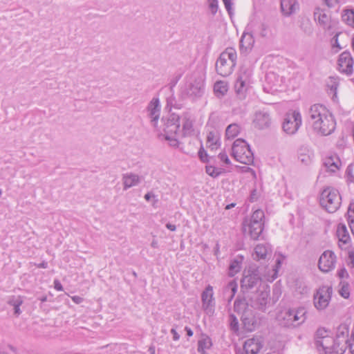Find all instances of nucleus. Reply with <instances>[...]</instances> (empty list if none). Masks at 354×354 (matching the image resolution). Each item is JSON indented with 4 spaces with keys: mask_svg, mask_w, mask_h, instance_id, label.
<instances>
[{
    "mask_svg": "<svg viewBox=\"0 0 354 354\" xmlns=\"http://www.w3.org/2000/svg\"><path fill=\"white\" fill-rule=\"evenodd\" d=\"M234 310L241 315V321L245 330L252 332L261 324L262 317L250 308L246 298H236L234 303Z\"/></svg>",
    "mask_w": 354,
    "mask_h": 354,
    "instance_id": "obj_2",
    "label": "nucleus"
},
{
    "mask_svg": "<svg viewBox=\"0 0 354 354\" xmlns=\"http://www.w3.org/2000/svg\"><path fill=\"white\" fill-rule=\"evenodd\" d=\"M344 348H346V347H348L351 351V353L352 354H354V339L351 342H350L348 341V343L346 345H345V346H344Z\"/></svg>",
    "mask_w": 354,
    "mask_h": 354,
    "instance_id": "obj_54",
    "label": "nucleus"
},
{
    "mask_svg": "<svg viewBox=\"0 0 354 354\" xmlns=\"http://www.w3.org/2000/svg\"><path fill=\"white\" fill-rule=\"evenodd\" d=\"M209 5V9L213 15H214L218 10V0H208Z\"/></svg>",
    "mask_w": 354,
    "mask_h": 354,
    "instance_id": "obj_45",
    "label": "nucleus"
},
{
    "mask_svg": "<svg viewBox=\"0 0 354 354\" xmlns=\"http://www.w3.org/2000/svg\"><path fill=\"white\" fill-rule=\"evenodd\" d=\"M267 26L264 24H262L260 26L261 30H260V35L262 37H265L267 36Z\"/></svg>",
    "mask_w": 354,
    "mask_h": 354,
    "instance_id": "obj_50",
    "label": "nucleus"
},
{
    "mask_svg": "<svg viewBox=\"0 0 354 354\" xmlns=\"http://www.w3.org/2000/svg\"><path fill=\"white\" fill-rule=\"evenodd\" d=\"M72 300L75 303V304H80L83 301V298H82L81 297H79V296H73L72 297Z\"/></svg>",
    "mask_w": 354,
    "mask_h": 354,
    "instance_id": "obj_57",
    "label": "nucleus"
},
{
    "mask_svg": "<svg viewBox=\"0 0 354 354\" xmlns=\"http://www.w3.org/2000/svg\"><path fill=\"white\" fill-rule=\"evenodd\" d=\"M314 17L316 21H318L320 26H322L324 29H329V22H330V17L328 16L324 10L321 9H317L314 12Z\"/></svg>",
    "mask_w": 354,
    "mask_h": 354,
    "instance_id": "obj_27",
    "label": "nucleus"
},
{
    "mask_svg": "<svg viewBox=\"0 0 354 354\" xmlns=\"http://www.w3.org/2000/svg\"><path fill=\"white\" fill-rule=\"evenodd\" d=\"M249 82V76L246 74L245 72H244L243 74H240L238 77L236 83H235V88L236 89V91L238 93H240L242 91L243 88H244L245 84Z\"/></svg>",
    "mask_w": 354,
    "mask_h": 354,
    "instance_id": "obj_34",
    "label": "nucleus"
},
{
    "mask_svg": "<svg viewBox=\"0 0 354 354\" xmlns=\"http://www.w3.org/2000/svg\"><path fill=\"white\" fill-rule=\"evenodd\" d=\"M24 299L21 296H11L8 298L7 303L14 307L15 315L19 316L21 311L20 310V306L23 304Z\"/></svg>",
    "mask_w": 354,
    "mask_h": 354,
    "instance_id": "obj_28",
    "label": "nucleus"
},
{
    "mask_svg": "<svg viewBox=\"0 0 354 354\" xmlns=\"http://www.w3.org/2000/svg\"><path fill=\"white\" fill-rule=\"evenodd\" d=\"M348 258L351 263L352 264V266L354 267V250L349 252Z\"/></svg>",
    "mask_w": 354,
    "mask_h": 354,
    "instance_id": "obj_56",
    "label": "nucleus"
},
{
    "mask_svg": "<svg viewBox=\"0 0 354 354\" xmlns=\"http://www.w3.org/2000/svg\"><path fill=\"white\" fill-rule=\"evenodd\" d=\"M232 156L238 162L250 165L254 161V155L250 146L243 139L236 140L232 147Z\"/></svg>",
    "mask_w": 354,
    "mask_h": 354,
    "instance_id": "obj_7",
    "label": "nucleus"
},
{
    "mask_svg": "<svg viewBox=\"0 0 354 354\" xmlns=\"http://www.w3.org/2000/svg\"><path fill=\"white\" fill-rule=\"evenodd\" d=\"M261 278L256 269L245 270L241 281V288L243 292H248L261 284Z\"/></svg>",
    "mask_w": 354,
    "mask_h": 354,
    "instance_id": "obj_10",
    "label": "nucleus"
},
{
    "mask_svg": "<svg viewBox=\"0 0 354 354\" xmlns=\"http://www.w3.org/2000/svg\"><path fill=\"white\" fill-rule=\"evenodd\" d=\"M214 91L218 97H221L227 93V86L224 82L218 81L214 84Z\"/></svg>",
    "mask_w": 354,
    "mask_h": 354,
    "instance_id": "obj_33",
    "label": "nucleus"
},
{
    "mask_svg": "<svg viewBox=\"0 0 354 354\" xmlns=\"http://www.w3.org/2000/svg\"><path fill=\"white\" fill-rule=\"evenodd\" d=\"M298 8L296 0H281V12L286 16H290Z\"/></svg>",
    "mask_w": 354,
    "mask_h": 354,
    "instance_id": "obj_24",
    "label": "nucleus"
},
{
    "mask_svg": "<svg viewBox=\"0 0 354 354\" xmlns=\"http://www.w3.org/2000/svg\"><path fill=\"white\" fill-rule=\"evenodd\" d=\"M333 289L329 286L319 288L314 295V305L317 310H324L329 304Z\"/></svg>",
    "mask_w": 354,
    "mask_h": 354,
    "instance_id": "obj_11",
    "label": "nucleus"
},
{
    "mask_svg": "<svg viewBox=\"0 0 354 354\" xmlns=\"http://www.w3.org/2000/svg\"><path fill=\"white\" fill-rule=\"evenodd\" d=\"M237 288H238V285H237V283L234 281V280H232L231 281H230L227 285L226 286V287L224 289V292L226 294L227 292H230L231 295L228 299V301H230L233 297H234L236 291H237Z\"/></svg>",
    "mask_w": 354,
    "mask_h": 354,
    "instance_id": "obj_36",
    "label": "nucleus"
},
{
    "mask_svg": "<svg viewBox=\"0 0 354 354\" xmlns=\"http://www.w3.org/2000/svg\"><path fill=\"white\" fill-rule=\"evenodd\" d=\"M346 216L349 227L354 236V203H351L349 204Z\"/></svg>",
    "mask_w": 354,
    "mask_h": 354,
    "instance_id": "obj_35",
    "label": "nucleus"
},
{
    "mask_svg": "<svg viewBox=\"0 0 354 354\" xmlns=\"http://www.w3.org/2000/svg\"><path fill=\"white\" fill-rule=\"evenodd\" d=\"M179 115L172 113L167 118L162 119L163 122L162 131L164 137L169 142L170 146L178 147V138L181 133L179 132L180 126Z\"/></svg>",
    "mask_w": 354,
    "mask_h": 354,
    "instance_id": "obj_5",
    "label": "nucleus"
},
{
    "mask_svg": "<svg viewBox=\"0 0 354 354\" xmlns=\"http://www.w3.org/2000/svg\"><path fill=\"white\" fill-rule=\"evenodd\" d=\"M203 308L205 310L209 309L212 306L213 301V288L208 285L201 295Z\"/></svg>",
    "mask_w": 354,
    "mask_h": 354,
    "instance_id": "obj_25",
    "label": "nucleus"
},
{
    "mask_svg": "<svg viewBox=\"0 0 354 354\" xmlns=\"http://www.w3.org/2000/svg\"><path fill=\"white\" fill-rule=\"evenodd\" d=\"M342 198L335 189L327 187L321 193L319 202L327 212L333 213L336 212L341 205Z\"/></svg>",
    "mask_w": 354,
    "mask_h": 354,
    "instance_id": "obj_8",
    "label": "nucleus"
},
{
    "mask_svg": "<svg viewBox=\"0 0 354 354\" xmlns=\"http://www.w3.org/2000/svg\"><path fill=\"white\" fill-rule=\"evenodd\" d=\"M254 124L260 129L269 127L270 124V115L263 111L257 112L254 119Z\"/></svg>",
    "mask_w": 354,
    "mask_h": 354,
    "instance_id": "obj_22",
    "label": "nucleus"
},
{
    "mask_svg": "<svg viewBox=\"0 0 354 354\" xmlns=\"http://www.w3.org/2000/svg\"><path fill=\"white\" fill-rule=\"evenodd\" d=\"M262 344L257 337L247 339L243 344V351L245 354H257L262 348Z\"/></svg>",
    "mask_w": 354,
    "mask_h": 354,
    "instance_id": "obj_21",
    "label": "nucleus"
},
{
    "mask_svg": "<svg viewBox=\"0 0 354 354\" xmlns=\"http://www.w3.org/2000/svg\"><path fill=\"white\" fill-rule=\"evenodd\" d=\"M341 34V32H337L335 35L332 39V46L333 49L337 48L335 50V53H337L339 50H340L342 48L339 44L338 42V36Z\"/></svg>",
    "mask_w": 354,
    "mask_h": 354,
    "instance_id": "obj_44",
    "label": "nucleus"
},
{
    "mask_svg": "<svg viewBox=\"0 0 354 354\" xmlns=\"http://www.w3.org/2000/svg\"><path fill=\"white\" fill-rule=\"evenodd\" d=\"M254 44V39L253 35L249 32H243L240 39V52L241 53L247 55L252 49Z\"/></svg>",
    "mask_w": 354,
    "mask_h": 354,
    "instance_id": "obj_20",
    "label": "nucleus"
},
{
    "mask_svg": "<svg viewBox=\"0 0 354 354\" xmlns=\"http://www.w3.org/2000/svg\"><path fill=\"white\" fill-rule=\"evenodd\" d=\"M250 201L251 202H254L255 201L257 200L258 198V196H257V190L256 189H253L250 194Z\"/></svg>",
    "mask_w": 354,
    "mask_h": 354,
    "instance_id": "obj_51",
    "label": "nucleus"
},
{
    "mask_svg": "<svg viewBox=\"0 0 354 354\" xmlns=\"http://www.w3.org/2000/svg\"><path fill=\"white\" fill-rule=\"evenodd\" d=\"M264 212L261 209L255 210L250 218H245L242 224L243 232L253 240H257L263 230Z\"/></svg>",
    "mask_w": 354,
    "mask_h": 354,
    "instance_id": "obj_3",
    "label": "nucleus"
},
{
    "mask_svg": "<svg viewBox=\"0 0 354 354\" xmlns=\"http://www.w3.org/2000/svg\"><path fill=\"white\" fill-rule=\"evenodd\" d=\"M204 92V84L201 80H194L188 83L182 91L183 97L198 98L202 96Z\"/></svg>",
    "mask_w": 354,
    "mask_h": 354,
    "instance_id": "obj_12",
    "label": "nucleus"
},
{
    "mask_svg": "<svg viewBox=\"0 0 354 354\" xmlns=\"http://www.w3.org/2000/svg\"><path fill=\"white\" fill-rule=\"evenodd\" d=\"M185 330L187 332V335L189 337H192L193 335V331H192V330L190 328L186 326Z\"/></svg>",
    "mask_w": 354,
    "mask_h": 354,
    "instance_id": "obj_62",
    "label": "nucleus"
},
{
    "mask_svg": "<svg viewBox=\"0 0 354 354\" xmlns=\"http://www.w3.org/2000/svg\"><path fill=\"white\" fill-rule=\"evenodd\" d=\"M241 261L238 259H235L231 261L229 266V274L230 276L232 277L239 272L241 269Z\"/></svg>",
    "mask_w": 354,
    "mask_h": 354,
    "instance_id": "obj_38",
    "label": "nucleus"
},
{
    "mask_svg": "<svg viewBox=\"0 0 354 354\" xmlns=\"http://www.w3.org/2000/svg\"><path fill=\"white\" fill-rule=\"evenodd\" d=\"M174 101V95L171 94V95L167 98V106H175V105L173 104V102Z\"/></svg>",
    "mask_w": 354,
    "mask_h": 354,
    "instance_id": "obj_53",
    "label": "nucleus"
},
{
    "mask_svg": "<svg viewBox=\"0 0 354 354\" xmlns=\"http://www.w3.org/2000/svg\"><path fill=\"white\" fill-rule=\"evenodd\" d=\"M237 54L235 48L228 47L222 52L216 62V71L223 77L232 74L236 64Z\"/></svg>",
    "mask_w": 354,
    "mask_h": 354,
    "instance_id": "obj_4",
    "label": "nucleus"
},
{
    "mask_svg": "<svg viewBox=\"0 0 354 354\" xmlns=\"http://www.w3.org/2000/svg\"><path fill=\"white\" fill-rule=\"evenodd\" d=\"M207 147L211 150H214L218 148V136L216 132L209 131L207 136Z\"/></svg>",
    "mask_w": 354,
    "mask_h": 354,
    "instance_id": "obj_31",
    "label": "nucleus"
},
{
    "mask_svg": "<svg viewBox=\"0 0 354 354\" xmlns=\"http://www.w3.org/2000/svg\"><path fill=\"white\" fill-rule=\"evenodd\" d=\"M229 322L230 329L234 333H237L239 330V324L238 319L234 314H230L229 316Z\"/></svg>",
    "mask_w": 354,
    "mask_h": 354,
    "instance_id": "obj_39",
    "label": "nucleus"
},
{
    "mask_svg": "<svg viewBox=\"0 0 354 354\" xmlns=\"http://www.w3.org/2000/svg\"><path fill=\"white\" fill-rule=\"evenodd\" d=\"M325 3L329 8L335 7L339 3V0H324Z\"/></svg>",
    "mask_w": 354,
    "mask_h": 354,
    "instance_id": "obj_49",
    "label": "nucleus"
},
{
    "mask_svg": "<svg viewBox=\"0 0 354 354\" xmlns=\"http://www.w3.org/2000/svg\"><path fill=\"white\" fill-rule=\"evenodd\" d=\"M269 295L270 290L268 288L261 290L254 297H250L249 299H247L249 302L250 308L264 312L268 303Z\"/></svg>",
    "mask_w": 354,
    "mask_h": 354,
    "instance_id": "obj_13",
    "label": "nucleus"
},
{
    "mask_svg": "<svg viewBox=\"0 0 354 354\" xmlns=\"http://www.w3.org/2000/svg\"><path fill=\"white\" fill-rule=\"evenodd\" d=\"M151 246L153 248H158V242L157 240L153 239L151 243Z\"/></svg>",
    "mask_w": 354,
    "mask_h": 354,
    "instance_id": "obj_63",
    "label": "nucleus"
},
{
    "mask_svg": "<svg viewBox=\"0 0 354 354\" xmlns=\"http://www.w3.org/2000/svg\"><path fill=\"white\" fill-rule=\"evenodd\" d=\"M313 131L323 136L330 135L335 129L336 121L333 115L324 105L315 104L308 111Z\"/></svg>",
    "mask_w": 354,
    "mask_h": 354,
    "instance_id": "obj_1",
    "label": "nucleus"
},
{
    "mask_svg": "<svg viewBox=\"0 0 354 354\" xmlns=\"http://www.w3.org/2000/svg\"><path fill=\"white\" fill-rule=\"evenodd\" d=\"M353 59L348 51L340 54L338 59V69L341 73L351 75L353 71Z\"/></svg>",
    "mask_w": 354,
    "mask_h": 354,
    "instance_id": "obj_16",
    "label": "nucleus"
},
{
    "mask_svg": "<svg viewBox=\"0 0 354 354\" xmlns=\"http://www.w3.org/2000/svg\"><path fill=\"white\" fill-rule=\"evenodd\" d=\"M54 287L57 290L62 291L63 290V286L59 282V280L56 279L54 281Z\"/></svg>",
    "mask_w": 354,
    "mask_h": 354,
    "instance_id": "obj_52",
    "label": "nucleus"
},
{
    "mask_svg": "<svg viewBox=\"0 0 354 354\" xmlns=\"http://www.w3.org/2000/svg\"><path fill=\"white\" fill-rule=\"evenodd\" d=\"M124 190L137 185L140 183V176L133 173L124 174L122 176Z\"/></svg>",
    "mask_w": 354,
    "mask_h": 354,
    "instance_id": "obj_23",
    "label": "nucleus"
},
{
    "mask_svg": "<svg viewBox=\"0 0 354 354\" xmlns=\"http://www.w3.org/2000/svg\"><path fill=\"white\" fill-rule=\"evenodd\" d=\"M171 333L173 335V339L177 341L180 339V335L174 328H171Z\"/></svg>",
    "mask_w": 354,
    "mask_h": 354,
    "instance_id": "obj_55",
    "label": "nucleus"
},
{
    "mask_svg": "<svg viewBox=\"0 0 354 354\" xmlns=\"http://www.w3.org/2000/svg\"><path fill=\"white\" fill-rule=\"evenodd\" d=\"M342 20L346 25L354 28V8H345L342 12Z\"/></svg>",
    "mask_w": 354,
    "mask_h": 354,
    "instance_id": "obj_30",
    "label": "nucleus"
},
{
    "mask_svg": "<svg viewBox=\"0 0 354 354\" xmlns=\"http://www.w3.org/2000/svg\"><path fill=\"white\" fill-rule=\"evenodd\" d=\"M37 268H46L48 267V263L46 261H43L42 263L37 265Z\"/></svg>",
    "mask_w": 354,
    "mask_h": 354,
    "instance_id": "obj_61",
    "label": "nucleus"
},
{
    "mask_svg": "<svg viewBox=\"0 0 354 354\" xmlns=\"http://www.w3.org/2000/svg\"><path fill=\"white\" fill-rule=\"evenodd\" d=\"M301 123L300 113L298 111H292L286 114L282 127L287 134L293 135L298 131Z\"/></svg>",
    "mask_w": 354,
    "mask_h": 354,
    "instance_id": "obj_9",
    "label": "nucleus"
},
{
    "mask_svg": "<svg viewBox=\"0 0 354 354\" xmlns=\"http://www.w3.org/2000/svg\"><path fill=\"white\" fill-rule=\"evenodd\" d=\"M336 256L331 250H326L320 256L318 267L323 272H328L335 268Z\"/></svg>",
    "mask_w": 354,
    "mask_h": 354,
    "instance_id": "obj_15",
    "label": "nucleus"
},
{
    "mask_svg": "<svg viewBox=\"0 0 354 354\" xmlns=\"http://www.w3.org/2000/svg\"><path fill=\"white\" fill-rule=\"evenodd\" d=\"M183 129L181 132L182 137L190 136L194 134V118L189 112H185L182 116Z\"/></svg>",
    "mask_w": 354,
    "mask_h": 354,
    "instance_id": "obj_18",
    "label": "nucleus"
},
{
    "mask_svg": "<svg viewBox=\"0 0 354 354\" xmlns=\"http://www.w3.org/2000/svg\"><path fill=\"white\" fill-rule=\"evenodd\" d=\"M348 327L346 324H340L337 328L336 338L335 339L337 346H341L340 350L342 351L344 346L348 343Z\"/></svg>",
    "mask_w": 354,
    "mask_h": 354,
    "instance_id": "obj_19",
    "label": "nucleus"
},
{
    "mask_svg": "<svg viewBox=\"0 0 354 354\" xmlns=\"http://www.w3.org/2000/svg\"><path fill=\"white\" fill-rule=\"evenodd\" d=\"M212 346V339L206 334H202L198 341V352L201 354H207L206 350Z\"/></svg>",
    "mask_w": 354,
    "mask_h": 354,
    "instance_id": "obj_26",
    "label": "nucleus"
},
{
    "mask_svg": "<svg viewBox=\"0 0 354 354\" xmlns=\"http://www.w3.org/2000/svg\"><path fill=\"white\" fill-rule=\"evenodd\" d=\"M154 197H155V195L153 194H152V193H150V192H148L145 196V198L147 201H149L151 198H154Z\"/></svg>",
    "mask_w": 354,
    "mask_h": 354,
    "instance_id": "obj_60",
    "label": "nucleus"
},
{
    "mask_svg": "<svg viewBox=\"0 0 354 354\" xmlns=\"http://www.w3.org/2000/svg\"><path fill=\"white\" fill-rule=\"evenodd\" d=\"M160 108V100L158 97H153L147 107V115L151 120V125L154 127H157Z\"/></svg>",
    "mask_w": 354,
    "mask_h": 354,
    "instance_id": "obj_17",
    "label": "nucleus"
},
{
    "mask_svg": "<svg viewBox=\"0 0 354 354\" xmlns=\"http://www.w3.org/2000/svg\"><path fill=\"white\" fill-rule=\"evenodd\" d=\"M223 1L229 15H231L232 10V0H223Z\"/></svg>",
    "mask_w": 354,
    "mask_h": 354,
    "instance_id": "obj_47",
    "label": "nucleus"
},
{
    "mask_svg": "<svg viewBox=\"0 0 354 354\" xmlns=\"http://www.w3.org/2000/svg\"><path fill=\"white\" fill-rule=\"evenodd\" d=\"M337 235L339 239V241L344 244H346L350 241V236L346 229V225L339 223L337 226Z\"/></svg>",
    "mask_w": 354,
    "mask_h": 354,
    "instance_id": "obj_29",
    "label": "nucleus"
},
{
    "mask_svg": "<svg viewBox=\"0 0 354 354\" xmlns=\"http://www.w3.org/2000/svg\"><path fill=\"white\" fill-rule=\"evenodd\" d=\"M337 276L340 279L348 278V273L347 270H346V268H342V269H340L337 272Z\"/></svg>",
    "mask_w": 354,
    "mask_h": 354,
    "instance_id": "obj_48",
    "label": "nucleus"
},
{
    "mask_svg": "<svg viewBox=\"0 0 354 354\" xmlns=\"http://www.w3.org/2000/svg\"><path fill=\"white\" fill-rule=\"evenodd\" d=\"M315 345L319 351H323L324 354H331L338 353L335 339L330 335L325 337L323 339L315 341Z\"/></svg>",
    "mask_w": 354,
    "mask_h": 354,
    "instance_id": "obj_14",
    "label": "nucleus"
},
{
    "mask_svg": "<svg viewBox=\"0 0 354 354\" xmlns=\"http://www.w3.org/2000/svg\"><path fill=\"white\" fill-rule=\"evenodd\" d=\"M306 313V311L303 308L285 309L279 313L277 319L279 324L283 327H297L305 322Z\"/></svg>",
    "mask_w": 354,
    "mask_h": 354,
    "instance_id": "obj_6",
    "label": "nucleus"
},
{
    "mask_svg": "<svg viewBox=\"0 0 354 354\" xmlns=\"http://www.w3.org/2000/svg\"><path fill=\"white\" fill-rule=\"evenodd\" d=\"M239 127L236 124H230L225 131L226 137L230 138H234L235 136L238 135L239 133Z\"/></svg>",
    "mask_w": 354,
    "mask_h": 354,
    "instance_id": "obj_37",
    "label": "nucleus"
},
{
    "mask_svg": "<svg viewBox=\"0 0 354 354\" xmlns=\"http://www.w3.org/2000/svg\"><path fill=\"white\" fill-rule=\"evenodd\" d=\"M218 157L221 161L225 162L226 165H230V163H231L230 160L225 152L223 151V152L219 153Z\"/></svg>",
    "mask_w": 354,
    "mask_h": 354,
    "instance_id": "obj_46",
    "label": "nucleus"
},
{
    "mask_svg": "<svg viewBox=\"0 0 354 354\" xmlns=\"http://www.w3.org/2000/svg\"><path fill=\"white\" fill-rule=\"evenodd\" d=\"M330 332L325 330L324 328H319L316 331L315 336V341L323 339L325 337L329 336Z\"/></svg>",
    "mask_w": 354,
    "mask_h": 354,
    "instance_id": "obj_42",
    "label": "nucleus"
},
{
    "mask_svg": "<svg viewBox=\"0 0 354 354\" xmlns=\"http://www.w3.org/2000/svg\"><path fill=\"white\" fill-rule=\"evenodd\" d=\"M198 157L200 160L203 162H209V157L208 154L207 153L206 151L204 149L203 145H201L200 149L198 152Z\"/></svg>",
    "mask_w": 354,
    "mask_h": 354,
    "instance_id": "obj_43",
    "label": "nucleus"
},
{
    "mask_svg": "<svg viewBox=\"0 0 354 354\" xmlns=\"http://www.w3.org/2000/svg\"><path fill=\"white\" fill-rule=\"evenodd\" d=\"M205 171L208 175L213 178H216L221 174V171L219 169L211 165L206 166Z\"/></svg>",
    "mask_w": 354,
    "mask_h": 354,
    "instance_id": "obj_41",
    "label": "nucleus"
},
{
    "mask_svg": "<svg viewBox=\"0 0 354 354\" xmlns=\"http://www.w3.org/2000/svg\"><path fill=\"white\" fill-rule=\"evenodd\" d=\"M268 246L263 244H258L254 248V259H264L268 253Z\"/></svg>",
    "mask_w": 354,
    "mask_h": 354,
    "instance_id": "obj_32",
    "label": "nucleus"
},
{
    "mask_svg": "<svg viewBox=\"0 0 354 354\" xmlns=\"http://www.w3.org/2000/svg\"><path fill=\"white\" fill-rule=\"evenodd\" d=\"M166 227L171 231H175L176 229V225L171 223H167Z\"/></svg>",
    "mask_w": 354,
    "mask_h": 354,
    "instance_id": "obj_59",
    "label": "nucleus"
},
{
    "mask_svg": "<svg viewBox=\"0 0 354 354\" xmlns=\"http://www.w3.org/2000/svg\"><path fill=\"white\" fill-rule=\"evenodd\" d=\"M337 88V84L335 82H333V84L330 86V91L334 93V96H336Z\"/></svg>",
    "mask_w": 354,
    "mask_h": 354,
    "instance_id": "obj_58",
    "label": "nucleus"
},
{
    "mask_svg": "<svg viewBox=\"0 0 354 354\" xmlns=\"http://www.w3.org/2000/svg\"><path fill=\"white\" fill-rule=\"evenodd\" d=\"M341 288L339 290V294L342 297L345 299H347L350 296L349 292V285L348 283L341 282L340 283Z\"/></svg>",
    "mask_w": 354,
    "mask_h": 354,
    "instance_id": "obj_40",
    "label": "nucleus"
},
{
    "mask_svg": "<svg viewBox=\"0 0 354 354\" xmlns=\"http://www.w3.org/2000/svg\"><path fill=\"white\" fill-rule=\"evenodd\" d=\"M301 161L307 164L310 161V157L301 158Z\"/></svg>",
    "mask_w": 354,
    "mask_h": 354,
    "instance_id": "obj_64",
    "label": "nucleus"
}]
</instances>
